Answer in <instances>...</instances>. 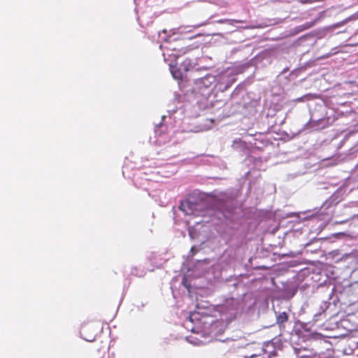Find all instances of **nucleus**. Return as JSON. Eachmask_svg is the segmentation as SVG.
I'll use <instances>...</instances> for the list:
<instances>
[{"instance_id": "obj_16", "label": "nucleus", "mask_w": 358, "mask_h": 358, "mask_svg": "<svg viewBox=\"0 0 358 358\" xmlns=\"http://www.w3.org/2000/svg\"><path fill=\"white\" fill-rule=\"evenodd\" d=\"M349 294V306L345 313L348 315L353 314L358 310V292L355 290V288L351 286V292Z\"/></svg>"}, {"instance_id": "obj_2", "label": "nucleus", "mask_w": 358, "mask_h": 358, "mask_svg": "<svg viewBox=\"0 0 358 358\" xmlns=\"http://www.w3.org/2000/svg\"><path fill=\"white\" fill-rule=\"evenodd\" d=\"M178 208L186 215L201 217L202 219L194 222L196 224L208 222L210 220H206V217L215 216L220 222H225L227 224H232V228H235V225H239L243 214L241 209L232 199H213L210 201H191L187 199L181 201Z\"/></svg>"}, {"instance_id": "obj_47", "label": "nucleus", "mask_w": 358, "mask_h": 358, "mask_svg": "<svg viewBox=\"0 0 358 358\" xmlns=\"http://www.w3.org/2000/svg\"><path fill=\"white\" fill-rule=\"evenodd\" d=\"M224 109H222V111H224ZM222 113H223V112H222V113L219 114L217 117H220L221 116V115H222Z\"/></svg>"}, {"instance_id": "obj_48", "label": "nucleus", "mask_w": 358, "mask_h": 358, "mask_svg": "<svg viewBox=\"0 0 358 358\" xmlns=\"http://www.w3.org/2000/svg\"><path fill=\"white\" fill-rule=\"evenodd\" d=\"M226 255H227V252L224 253V254H223V256H222V258H224V257L226 256Z\"/></svg>"}, {"instance_id": "obj_46", "label": "nucleus", "mask_w": 358, "mask_h": 358, "mask_svg": "<svg viewBox=\"0 0 358 358\" xmlns=\"http://www.w3.org/2000/svg\"><path fill=\"white\" fill-rule=\"evenodd\" d=\"M355 18H358V11L355 14Z\"/></svg>"}, {"instance_id": "obj_18", "label": "nucleus", "mask_w": 358, "mask_h": 358, "mask_svg": "<svg viewBox=\"0 0 358 358\" xmlns=\"http://www.w3.org/2000/svg\"><path fill=\"white\" fill-rule=\"evenodd\" d=\"M321 248V240L314 238L310 241L304 244V250L306 253H316Z\"/></svg>"}, {"instance_id": "obj_49", "label": "nucleus", "mask_w": 358, "mask_h": 358, "mask_svg": "<svg viewBox=\"0 0 358 358\" xmlns=\"http://www.w3.org/2000/svg\"><path fill=\"white\" fill-rule=\"evenodd\" d=\"M348 338V341L351 340L353 337H347Z\"/></svg>"}, {"instance_id": "obj_13", "label": "nucleus", "mask_w": 358, "mask_h": 358, "mask_svg": "<svg viewBox=\"0 0 358 358\" xmlns=\"http://www.w3.org/2000/svg\"><path fill=\"white\" fill-rule=\"evenodd\" d=\"M252 138V141L248 140L249 143L258 149H262L264 147L270 144V141L267 138L266 134L262 132H256L255 134L248 132L245 137Z\"/></svg>"}, {"instance_id": "obj_37", "label": "nucleus", "mask_w": 358, "mask_h": 358, "mask_svg": "<svg viewBox=\"0 0 358 358\" xmlns=\"http://www.w3.org/2000/svg\"><path fill=\"white\" fill-rule=\"evenodd\" d=\"M245 235L244 233L241 232V233L238 234V245L241 244L243 242V239L245 238Z\"/></svg>"}, {"instance_id": "obj_25", "label": "nucleus", "mask_w": 358, "mask_h": 358, "mask_svg": "<svg viewBox=\"0 0 358 358\" xmlns=\"http://www.w3.org/2000/svg\"><path fill=\"white\" fill-rule=\"evenodd\" d=\"M306 66H308V63H306L305 65H303L301 67L296 68V69L292 70L290 72L289 75V79L292 80V79L296 78L299 76V73L301 71H304V69H306Z\"/></svg>"}, {"instance_id": "obj_52", "label": "nucleus", "mask_w": 358, "mask_h": 358, "mask_svg": "<svg viewBox=\"0 0 358 358\" xmlns=\"http://www.w3.org/2000/svg\"><path fill=\"white\" fill-rule=\"evenodd\" d=\"M173 296L174 297H176V296H175V293H174V292H173Z\"/></svg>"}, {"instance_id": "obj_27", "label": "nucleus", "mask_w": 358, "mask_h": 358, "mask_svg": "<svg viewBox=\"0 0 358 358\" xmlns=\"http://www.w3.org/2000/svg\"><path fill=\"white\" fill-rule=\"evenodd\" d=\"M167 113H169V117L170 119L175 120L176 118V114L180 113L182 114V111L180 108H178L177 106L173 108L168 109Z\"/></svg>"}, {"instance_id": "obj_5", "label": "nucleus", "mask_w": 358, "mask_h": 358, "mask_svg": "<svg viewBox=\"0 0 358 358\" xmlns=\"http://www.w3.org/2000/svg\"><path fill=\"white\" fill-rule=\"evenodd\" d=\"M275 338L264 343V345L257 343H248L247 349L254 348L255 352H248V353H243V356L245 358H274L277 357L273 342Z\"/></svg>"}, {"instance_id": "obj_21", "label": "nucleus", "mask_w": 358, "mask_h": 358, "mask_svg": "<svg viewBox=\"0 0 358 358\" xmlns=\"http://www.w3.org/2000/svg\"><path fill=\"white\" fill-rule=\"evenodd\" d=\"M315 24V22L314 21H311V22H306V23L303 24H301V25H299V26H296L292 30V34H299L302 31H304L311 27H313Z\"/></svg>"}, {"instance_id": "obj_39", "label": "nucleus", "mask_w": 358, "mask_h": 358, "mask_svg": "<svg viewBox=\"0 0 358 358\" xmlns=\"http://www.w3.org/2000/svg\"><path fill=\"white\" fill-rule=\"evenodd\" d=\"M245 352L244 353H248V352H251V353H254L255 352V349L254 348H249V349H247V345H245Z\"/></svg>"}, {"instance_id": "obj_22", "label": "nucleus", "mask_w": 358, "mask_h": 358, "mask_svg": "<svg viewBox=\"0 0 358 358\" xmlns=\"http://www.w3.org/2000/svg\"><path fill=\"white\" fill-rule=\"evenodd\" d=\"M209 22L208 20L204 22H202L201 24H195V25H192V26H187V27H178L177 29H171L169 31L170 32H172L173 34H178V33H182L185 31V29H187V28H193V29H196V28H199L200 27H202V26H204L207 24H208Z\"/></svg>"}, {"instance_id": "obj_11", "label": "nucleus", "mask_w": 358, "mask_h": 358, "mask_svg": "<svg viewBox=\"0 0 358 358\" xmlns=\"http://www.w3.org/2000/svg\"><path fill=\"white\" fill-rule=\"evenodd\" d=\"M196 105L200 110L213 109L214 108H216V109L220 111L223 106L227 107V103H225L223 104V102L221 101H216L215 103H213L212 100L210 101L208 99V96L201 94V96L197 98Z\"/></svg>"}, {"instance_id": "obj_54", "label": "nucleus", "mask_w": 358, "mask_h": 358, "mask_svg": "<svg viewBox=\"0 0 358 358\" xmlns=\"http://www.w3.org/2000/svg\"><path fill=\"white\" fill-rule=\"evenodd\" d=\"M357 45H358V43H357Z\"/></svg>"}, {"instance_id": "obj_45", "label": "nucleus", "mask_w": 358, "mask_h": 358, "mask_svg": "<svg viewBox=\"0 0 358 358\" xmlns=\"http://www.w3.org/2000/svg\"><path fill=\"white\" fill-rule=\"evenodd\" d=\"M87 341H89V342H92L94 341V339H86Z\"/></svg>"}, {"instance_id": "obj_17", "label": "nucleus", "mask_w": 358, "mask_h": 358, "mask_svg": "<svg viewBox=\"0 0 358 358\" xmlns=\"http://www.w3.org/2000/svg\"><path fill=\"white\" fill-rule=\"evenodd\" d=\"M315 337H297V340L292 341V345L296 351L308 350L310 345L307 342L313 340L315 341Z\"/></svg>"}, {"instance_id": "obj_34", "label": "nucleus", "mask_w": 358, "mask_h": 358, "mask_svg": "<svg viewBox=\"0 0 358 358\" xmlns=\"http://www.w3.org/2000/svg\"><path fill=\"white\" fill-rule=\"evenodd\" d=\"M352 258V255L350 253H344L341 257H338V260L346 261L348 259Z\"/></svg>"}, {"instance_id": "obj_53", "label": "nucleus", "mask_w": 358, "mask_h": 358, "mask_svg": "<svg viewBox=\"0 0 358 358\" xmlns=\"http://www.w3.org/2000/svg\"><path fill=\"white\" fill-rule=\"evenodd\" d=\"M339 222L340 223H343V222H345V221H340Z\"/></svg>"}, {"instance_id": "obj_40", "label": "nucleus", "mask_w": 358, "mask_h": 358, "mask_svg": "<svg viewBox=\"0 0 358 358\" xmlns=\"http://www.w3.org/2000/svg\"><path fill=\"white\" fill-rule=\"evenodd\" d=\"M296 289H291V290L289 291V297H292V296H294V294H296Z\"/></svg>"}, {"instance_id": "obj_7", "label": "nucleus", "mask_w": 358, "mask_h": 358, "mask_svg": "<svg viewBox=\"0 0 358 358\" xmlns=\"http://www.w3.org/2000/svg\"><path fill=\"white\" fill-rule=\"evenodd\" d=\"M216 82V76L213 74H206L205 76L193 78V91L205 96H210L214 90V85Z\"/></svg>"}, {"instance_id": "obj_38", "label": "nucleus", "mask_w": 358, "mask_h": 358, "mask_svg": "<svg viewBox=\"0 0 358 358\" xmlns=\"http://www.w3.org/2000/svg\"><path fill=\"white\" fill-rule=\"evenodd\" d=\"M207 60H211V58L210 57H203L199 59V64H203L206 63V62Z\"/></svg>"}, {"instance_id": "obj_44", "label": "nucleus", "mask_w": 358, "mask_h": 358, "mask_svg": "<svg viewBox=\"0 0 358 358\" xmlns=\"http://www.w3.org/2000/svg\"><path fill=\"white\" fill-rule=\"evenodd\" d=\"M194 247H192L190 250V252L192 253V255H194Z\"/></svg>"}, {"instance_id": "obj_36", "label": "nucleus", "mask_w": 358, "mask_h": 358, "mask_svg": "<svg viewBox=\"0 0 358 358\" xmlns=\"http://www.w3.org/2000/svg\"><path fill=\"white\" fill-rule=\"evenodd\" d=\"M310 96H311L310 94H305L301 97H299V98L294 99V101H299V102L304 101L305 100L308 99V98Z\"/></svg>"}, {"instance_id": "obj_29", "label": "nucleus", "mask_w": 358, "mask_h": 358, "mask_svg": "<svg viewBox=\"0 0 358 358\" xmlns=\"http://www.w3.org/2000/svg\"><path fill=\"white\" fill-rule=\"evenodd\" d=\"M216 22L219 24H227L229 25H233L235 22L242 23L243 21L239 20L220 19L217 20Z\"/></svg>"}, {"instance_id": "obj_26", "label": "nucleus", "mask_w": 358, "mask_h": 358, "mask_svg": "<svg viewBox=\"0 0 358 358\" xmlns=\"http://www.w3.org/2000/svg\"><path fill=\"white\" fill-rule=\"evenodd\" d=\"M166 129V127L164 124H162V122L159 123L155 127V136H160L162 134H164L165 132Z\"/></svg>"}, {"instance_id": "obj_6", "label": "nucleus", "mask_w": 358, "mask_h": 358, "mask_svg": "<svg viewBox=\"0 0 358 358\" xmlns=\"http://www.w3.org/2000/svg\"><path fill=\"white\" fill-rule=\"evenodd\" d=\"M342 200L339 192H335L321 206L316 213V216L320 220L328 222L331 218L335 206Z\"/></svg>"}, {"instance_id": "obj_1", "label": "nucleus", "mask_w": 358, "mask_h": 358, "mask_svg": "<svg viewBox=\"0 0 358 358\" xmlns=\"http://www.w3.org/2000/svg\"><path fill=\"white\" fill-rule=\"evenodd\" d=\"M229 286L233 289L229 290L230 296L226 298L222 304L212 305L215 311L203 315L204 331L202 336H220L238 315L255 310L256 299L251 293L246 292L242 282L238 281Z\"/></svg>"}, {"instance_id": "obj_15", "label": "nucleus", "mask_w": 358, "mask_h": 358, "mask_svg": "<svg viewBox=\"0 0 358 358\" xmlns=\"http://www.w3.org/2000/svg\"><path fill=\"white\" fill-rule=\"evenodd\" d=\"M328 120L326 118H320L317 120H313L312 117L310 120L306 122L303 128L299 131H316L324 129L327 127Z\"/></svg>"}, {"instance_id": "obj_41", "label": "nucleus", "mask_w": 358, "mask_h": 358, "mask_svg": "<svg viewBox=\"0 0 358 358\" xmlns=\"http://www.w3.org/2000/svg\"><path fill=\"white\" fill-rule=\"evenodd\" d=\"M289 71V68L288 67H285V69H283V70L280 72V74L281 75H284L285 73H287V71Z\"/></svg>"}, {"instance_id": "obj_8", "label": "nucleus", "mask_w": 358, "mask_h": 358, "mask_svg": "<svg viewBox=\"0 0 358 358\" xmlns=\"http://www.w3.org/2000/svg\"><path fill=\"white\" fill-rule=\"evenodd\" d=\"M282 306L273 305V311L276 317V323L280 329H285V323L287 322L291 312L288 301H281Z\"/></svg>"}, {"instance_id": "obj_20", "label": "nucleus", "mask_w": 358, "mask_h": 358, "mask_svg": "<svg viewBox=\"0 0 358 358\" xmlns=\"http://www.w3.org/2000/svg\"><path fill=\"white\" fill-rule=\"evenodd\" d=\"M255 59H251L247 62H241L238 64H237L234 69L231 71V73H234L236 74L241 73L244 72L246 69L248 68L255 65Z\"/></svg>"}, {"instance_id": "obj_10", "label": "nucleus", "mask_w": 358, "mask_h": 358, "mask_svg": "<svg viewBox=\"0 0 358 358\" xmlns=\"http://www.w3.org/2000/svg\"><path fill=\"white\" fill-rule=\"evenodd\" d=\"M231 73L225 72L216 76V82L214 85L213 91L223 92L227 90L236 81L234 76H231Z\"/></svg>"}, {"instance_id": "obj_35", "label": "nucleus", "mask_w": 358, "mask_h": 358, "mask_svg": "<svg viewBox=\"0 0 358 358\" xmlns=\"http://www.w3.org/2000/svg\"><path fill=\"white\" fill-rule=\"evenodd\" d=\"M182 285L187 289V292L190 293V285L187 282L185 277L182 278Z\"/></svg>"}, {"instance_id": "obj_33", "label": "nucleus", "mask_w": 358, "mask_h": 358, "mask_svg": "<svg viewBox=\"0 0 358 358\" xmlns=\"http://www.w3.org/2000/svg\"><path fill=\"white\" fill-rule=\"evenodd\" d=\"M338 52L337 48H334L331 50V51L329 53H327L322 56L320 58L322 59H327Z\"/></svg>"}, {"instance_id": "obj_19", "label": "nucleus", "mask_w": 358, "mask_h": 358, "mask_svg": "<svg viewBox=\"0 0 358 358\" xmlns=\"http://www.w3.org/2000/svg\"><path fill=\"white\" fill-rule=\"evenodd\" d=\"M337 303L335 302L334 296L330 295L327 301H324L320 305L321 310L324 312L329 310L331 313L336 312Z\"/></svg>"}, {"instance_id": "obj_23", "label": "nucleus", "mask_w": 358, "mask_h": 358, "mask_svg": "<svg viewBox=\"0 0 358 358\" xmlns=\"http://www.w3.org/2000/svg\"><path fill=\"white\" fill-rule=\"evenodd\" d=\"M130 274L138 278L144 277L146 274V271L138 266H132L131 268Z\"/></svg>"}, {"instance_id": "obj_32", "label": "nucleus", "mask_w": 358, "mask_h": 358, "mask_svg": "<svg viewBox=\"0 0 358 358\" xmlns=\"http://www.w3.org/2000/svg\"><path fill=\"white\" fill-rule=\"evenodd\" d=\"M351 17H348L345 20H343V21H341L338 23H336V24H334L331 27L333 29H336L338 27H340L341 26H343L344 24H345L350 20Z\"/></svg>"}, {"instance_id": "obj_24", "label": "nucleus", "mask_w": 358, "mask_h": 358, "mask_svg": "<svg viewBox=\"0 0 358 358\" xmlns=\"http://www.w3.org/2000/svg\"><path fill=\"white\" fill-rule=\"evenodd\" d=\"M137 20L138 21L140 26L143 27L144 26H148L152 22V17L147 19L146 15L145 14H142L141 16H138Z\"/></svg>"}, {"instance_id": "obj_3", "label": "nucleus", "mask_w": 358, "mask_h": 358, "mask_svg": "<svg viewBox=\"0 0 358 358\" xmlns=\"http://www.w3.org/2000/svg\"><path fill=\"white\" fill-rule=\"evenodd\" d=\"M167 49L172 50L173 56L176 58L175 64H170L169 68L171 73L176 80H187L200 69L205 70L214 67V63L212 62L208 65H202L201 67H195L196 58L190 59L186 57L182 59L181 56L191 52L199 51L198 48H192L190 46L177 48L172 44H169L166 47Z\"/></svg>"}, {"instance_id": "obj_42", "label": "nucleus", "mask_w": 358, "mask_h": 358, "mask_svg": "<svg viewBox=\"0 0 358 358\" xmlns=\"http://www.w3.org/2000/svg\"><path fill=\"white\" fill-rule=\"evenodd\" d=\"M238 90H239L238 89V87H236V88L234 90V92L231 93V96L236 95V94H238Z\"/></svg>"}, {"instance_id": "obj_14", "label": "nucleus", "mask_w": 358, "mask_h": 358, "mask_svg": "<svg viewBox=\"0 0 358 358\" xmlns=\"http://www.w3.org/2000/svg\"><path fill=\"white\" fill-rule=\"evenodd\" d=\"M351 286L344 287L338 294L334 296L335 302L337 303V306H339L340 310H343L345 313V310L348 309L349 306V294H350Z\"/></svg>"}, {"instance_id": "obj_51", "label": "nucleus", "mask_w": 358, "mask_h": 358, "mask_svg": "<svg viewBox=\"0 0 358 358\" xmlns=\"http://www.w3.org/2000/svg\"><path fill=\"white\" fill-rule=\"evenodd\" d=\"M229 116V115H222V117Z\"/></svg>"}, {"instance_id": "obj_12", "label": "nucleus", "mask_w": 358, "mask_h": 358, "mask_svg": "<svg viewBox=\"0 0 358 358\" xmlns=\"http://www.w3.org/2000/svg\"><path fill=\"white\" fill-rule=\"evenodd\" d=\"M330 338L331 337H315V341H316L318 345L320 353L324 354L327 357L333 356L334 353L332 343L327 339ZM333 338H336L337 337Z\"/></svg>"}, {"instance_id": "obj_31", "label": "nucleus", "mask_w": 358, "mask_h": 358, "mask_svg": "<svg viewBox=\"0 0 358 358\" xmlns=\"http://www.w3.org/2000/svg\"><path fill=\"white\" fill-rule=\"evenodd\" d=\"M185 338L189 343L195 345H199L201 343V342L198 340L197 337H185Z\"/></svg>"}, {"instance_id": "obj_4", "label": "nucleus", "mask_w": 358, "mask_h": 358, "mask_svg": "<svg viewBox=\"0 0 358 358\" xmlns=\"http://www.w3.org/2000/svg\"><path fill=\"white\" fill-rule=\"evenodd\" d=\"M215 311L212 304L207 301H197L195 309L189 312L187 319L184 322V327L194 334L204 331L203 315L210 314Z\"/></svg>"}, {"instance_id": "obj_28", "label": "nucleus", "mask_w": 358, "mask_h": 358, "mask_svg": "<svg viewBox=\"0 0 358 358\" xmlns=\"http://www.w3.org/2000/svg\"><path fill=\"white\" fill-rule=\"evenodd\" d=\"M94 326L97 329H100V331L102 334H106V331H108L109 335H110L111 332H110L109 326L107 324H103L98 322V323H96L94 324Z\"/></svg>"}, {"instance_id": "obj_43", "label": "nucleus", "mask_w": 358, "mask_h": 358, "mask_svg": "<svg viewBox=\"0 0 358 358\" xmlns=\"http://www.w3.org/2000/svg\"><path fill=\"white\" fill-rule=\"evenodd\" d=\"M166 117H167L166 115H162V121H164Z\"/></svg>"}, {"instance_id": "obj_30", "label": "nucleus", "mask_w": 358, "mask_h": 358, "mask_svg": "<svg viewBox=\"0 0 358 358\" xmlns=\"http://www.w3.org/2000/svg\"><path fill=\"white\" fill-rule=\"evenodd\" d=\"M167 32L166 29H163L161 32H159V37L164 42H170L171 40V36H168Z\"/></svg>"}, {"instance_id": "obj_9", "label": "nucleus", "mask_w": 358, "mask_h": 358, "mask_svg": "<svg viewBox=\"0 0 358 358\" xmlns=\"http://www.w3.org/2000/svg\"><path fill=\"white\" fill-rule=\"evenodd\" d=\"M289 325L292 327V330H284L285 332L290 334L291 336H323L320 333L312 332L310 329L313 324L310 322L305 323L299 320L295 321L292 324L289 322Z\"/></svg>"}, {"instance_id": "obj_50", "label": "nucleus", "mask_w": 358, "mask_h": 358, "mask_svg": "<svg viewBox=\"0 0 358 358\" xmlns=\"http://www.w3.org/2000/svg\"><path fill=\"white\" fill-rule=\"evenodd\" d=\"M340 336H348V335L347 334H341Z\"/></svg>"}]
</instances>
